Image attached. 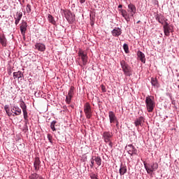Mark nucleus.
<instances>
[{
	"label": "nucleus",
	"instance_id": "nucleus-1",
	"mask_svg": "<svg viewBox=\"0 0 179 179\" xmlns=\"http://www.w3.org/2000/svg\"><path fill=\"white\" fill-rule=\"evenodd\" d=\"M146 109L148 113H152L156 107V102H155V96H148L145 97V100Z\"/></svg>",
	"mask_w": 179,
	"mask_h": 179
},
{
	"label": "nucleus",
	"instance_id": "nucleus-2",
	"mask_svg": "<svg viewBox=\"0 0 179 179\" xmlns=\"http://www.w3.org/2000/svg\"><path fill=\"white\" fill-rule=\"evenodd\" d=\"M120 66L125 76H132V69L124 60L120 61Z\"/></svg>",
	"mask_w": 179,
	"mask_h": 179
},
{
	"label": "nucleus",
	"instance_id": "nucleus-3",
	"mask_svg": "<svg viewBox=\"0 0 179 179\" xmlns=\"http://www.w3.org/2000/svg\"><path fill=\"white\" fill-rule=\"evenodd\" d=\"M143 164L148 174H152L153 171H156V170L159 169V164L157 162L152 164H146V162H143Z\"/></svg>",
	"mask_w": 179,
	"mask_h": 179
},
{
	"label": "nucleus",
	"instance_id": "nucleus-4",
	"mask_svg": "<svg viewBox=\"0 0 179 179\" xmlns=\"http://www.w3.org/2000/svg\"><path fill=\"white\" fill-rule=\"evenodd\" d=\"M63 13L64 15V17L66 19L67 22L70 24H72L73 22L76 20L75 18V15L71 12V10H64Z\"/></svg>",
	"mask_w": 179,
	"mask_h": 179
},
{
	"label": "nucleus",
	"instance_id": "nucleus-5",
	"mask_svg": "<svg viewBox=\"0 0 179 179\" xmlns=\"http://www.w3.org/2000/svg\"><path fill=\"white\" fill-rule=\"evenodd\" d=\"M84 113L87 120H90L92 118L93 110H92V106H90V103H86L84 105Z\"/></svg>",
	"mask_w": 179,
	"mask_h": 179
},
{
	"label": "nucleus",
	"instance_id": "nucleus-6",
	"mask_svg": "<svg viewBox=\"0 0 179 179\" xmlns=\"http://www.w3.org/2000/svg\"><path fill=\"white\" fill-rule=\"evenodd\" d=\"M125 150H127V153H129L130 156H134V155L138 156V150H136L132 144L126 145Z\"/></svg>",
	"mask_w": 179,
	"mask_h": 179
},
{
	"label": "nucleus",
	"instance_id": "nucleus-7",
	"mask_svg": "<svg viewBox=\"0 0 179 179\" xmlns=\"http://www.w3.org/2000/svg\"><path fill=\"white\" fill-rule=\"evenodd\" d=\"M20 106L22 110L24 120H29V113H27V106L24 101H22L20 103Z\"/></svg>",
	"mask_w": 179,
	"mask_h": 179
},
{
	"label": "nucleus",
	"instance_id": "nucleus-8",
	"mask_svg": "<svg viewBox=\"0 0 179 179\" xmlns=\"http://www.w3.org/2000/svg\"><path fill=\"white\" fill-rule=\"evenodd\" d=\"M75 91V87L71 86L68 92V96L66 97V102L67 104H71V101L72 100V97H73V94Z\"/></svg>",
	"mask_w": 179,
	"mask_h": 179
},
{
	"label": "nucleus",
	"instance_id": "nucleus-9",
	"mask_svg": "<svg viewBox=\"0 0 179 179\" xmlns=\"http://www.w3.org/2000/svg\"><path fill=\"white\" fill-rule=\"evenodd\" d=\"M102 138L106 143H108L113 138V133L110 131H104L102 134Z\"/></svg>",
	"mask_w": 179,
	"mask_h": 179
},
{
	"label": "nucleus",
	"instance_id": "nucleus-10",
	"mask_svg": "<svg viewBox=\"0 0 179 179\" xmlns=\"http://www.w3.org/2000/svg\"><path fill=\"white\" fill-rule=\"evenodd\" d=\"M127 12H129V13H130V16L131 17H134V15H135V13H136V6L134 3H130L128 5Z\"/></svg>",
	"mask_w": 179,
	"mask_h": 179
},
{
	"label": "nucleus",
	"instance_id": "nucleus-11",
	"mask_svg": "<svg viewBox=\"0 0 179 179\" xmlns=\"http://www.w3.org/2000/svg\"><path fill=\"white\" fill-rule=\"evenodd\" d=\"M145 123V117L143 116H140L136 118L134 121V125L136 128H139V127H143V124Z\"/></svg>",
	"mask_w": 179,
	"mask_h": 179
},
{
	"label": "nucleus",
	"instance_id": "nucleus-12",
	"mask_svg": "<svg viewBox=\"0 0 179 179\" xmlns=\"http://www.w3.org/2000/svg\"><path fill=\"white\" fill-rule=\"evenodd\" d=\"M108 117H109V121L111 124V127L113 126V124H115V121H117V116H115V113H114L113 111H109L108 112Z\"/></svg>",
	"mask_w": 179,
	"mask_h": 179
},
{
	"label": "nucleus",
	"instance_id": "nucleus-13",
	"mask_svg": "<svg viewBox=\"0 0 179 179\" xmlns=\"http://www.w3.org/2000/svg\"><path fill=\"white\" fill-rule=\"evenodd\" d=\"M111 34L113 37H120V36L122 34V29H121L120 27H115L111 31Z\"/></svg>",
	"mask_w": 179,
	"mask_h": 179
},
{
	"label": "nucleus",
	"instance_id": "nucleus-14",
	"mask_svg": "<svg viewBox=\"0 0 179 179\" xmlns=\"http://www.w3.org/2000/svg\"><path fill=\"white\" fill-rule=\"evenodd\" d=\"M20 30L21 31L22 36L24 37V36H26V31L27 30V22H22L20 27Z\"/></svg>",
	"mask_w": 179,
	"mask_h": 179
},
{
	"label": "nucleus",
	"instance_id": "nucleus-15",
	"mask_svg": "<svg viewBox=\"0 0 179 179\" xmlns=\"http://www.w3.org/2000/svg\"><path fill=\"white\" fill-rule=\"evenodd\" d=\"M11 112L13 113V115H20L22 114V109L17 106H13L11 108Z\"/></svg>",
	"mask_w": 179,
	"mask_h": 179
},
{
	"label": "nucleus",
	"instance_id": "nucleus-16",
	"mask_svg": "<svg viewBox=\"0 0 179 179\" xmlns=\"http://www.w3.org/2000/svg\"><path fill=\"white\" fill-rule=\"evenodd\" d=\"M23 17V13L18 11L16 13L15 16L14 17V19L15 20V24L16 26L19 24V22L20 20H22V17Z\"/></svg>",
	"mask_w": 179,
	"mask_h": 179
},
{
	"label": "nucleus",
	"instance_id": "nucleus-17",
	"mask_svg": "<svg viewBox=\"0 0 179 179\" xmlns=\"http://www.w3.org/2000/svg\"><path fill=\"white\" fill-rule=\"evenodd\" d=\"M35 49L41 51V52H44L45 51V45L41 43H36L35 44Z\"/></svg>",
	"mask_w": 179,
	"mask_h": 179
},
{
	"label": "nucleus",
	"instance_id": "nucleus-18",
	"mask_svg": "<svg viewBox=\"0 0 179 179\" xmlns=\"http://www.w3.org/2000/svg\"><path fill=\"white\" fill-rule=\"evenodd\" d=\"M137 57L138 59H140L143 64H146V58L145 57V53L141 52V50H138L137 52Z\"/></svg>",
	"mask_w": 179,
	"mask_h": 179
},
{
	"label": "nucleus",
	"instance_id": "nucleus-19",
	"mask_svg": "<svg viewBox=\"0 0 179 179\" xmlns=\"http://www.w3.org/2000/svg\"><path fill=\"white\" fill-rule=\"evenodd\" d=\"M151 85L156 89H159V87H160V84H159V80H157V78H151Z\"/></svg>",
	"mask_w": 179,
	"mask_h": 179
},
{
	"label": "nucleus",
	"instance_id": "nucleus-20",
	"mask_svg": "<svg viewBox=\"0 0 179 179\" xmlns=\"http://www.w3.org/2000/svg\"><path fill=\"white\" fill-rule=\"evenodd\" d=\"M87 59H89V57H87V55L84 56V57H81V61L83 64H80V62H77V64H78V65H80L81 68H83V66H85V65H87Z\"/></svg>",
	"mask_w": 179,
	"mask_h": 179
},
{
	"label": "nucleus",
	"instance_id": "nucleus-21",
	"mask_svg": "<svg viewBox=\"0 0 179 179\" xmlns=\"http://www.w3.org/2000/svg\"><path fill=\"white\" fill-rule=\"evenodd\" d=\"M155 19L159 22V23H161V24H164V15L162 14H157L155 15Z\"/></svg>",
	"mask_w": 179,
	"mask_h": 179
},
{
	"label": "nucleus",
	"instance_id": "nucleus-22",
	"mask_svg": "<svg viewBox=\"0 0 179 179\" xmlns=\"http://www.w3.org/2000/svg\"><path fill=\"white\" fill-rule=\"evenodd\" d=\"M170 30H171V28H170V27L169 26V23L165 22V25H164V31L165 36H167L168 37L169 36H170Z\"/></svg>",
	"mask_w": 179,
	"mask_h": 179
},
{
	"label": "nucleus",
	"instance_id": "nucleus-23",
	"mask_svg": "<svg viewBox=\"0 0 179 179\" xmlns=\"http://www.w3.org/2000/svg\"><path fill=\"white\" fill-rule=\"evenodd\" d=\"M41 164V162L40 161L39 158H36L35 161L34 162V167L36 171H38L40 169V164Z\"/></svg>",
	"mask_w": 179,
	"mask_h": 179
},
{
	"label": "nucleus",
	"instance_id": "nucleus-24",
	"mask_svg": "<svg viewBox=\"0 0 179 179\" xmlns=\"http://www.w3.org/2000/svg\"><path fill=\"white\" fill-rule=\"evenodd\" d=\"M7 40L6 37H5V35H0V43L3 47H6L7 45Z\"/></svg>",
	"mask_w": 179,
	"mask_h": 179
},
{
	"label": "nucleus",
	"instance_id": "nucleus-25",
	"mask_svg": "<svg viewBox=\"0 0 179 179\" xmlns=\"http://www.w3.org/2000/svg\"><path fill=\"white\" fill-rule=\"evenodd\" d=\"M120 176H124L127 173V166L124 165L122 163L120 164V168L119 170Z\"/></svg>",
	"mask_w": 179,
	"mask_h": 179
},
{
	"label": "nucleus",
	"instance_id": "nucleus-26",
	"mask_svg": "<svg viewBox=\"0 0 179 179\" xmlns=\"http://www.w3.org/2000/svg\"><path fill=\"white\" fill-rule=\"evenodd\" d=\"M122 16L125 19L127 22H129L130 17L128 12L126 10H121Z\"/></svg>",
	"mask_w": 179,
	"mask_h": 179
},
{
	"label": "nucleus",
	"instance_id": "nucleus-27",
	"mask_svg": "<svg viewBox=\"0 0 179 179\" xmlns=\"http://www.w3.org/2000/svg\"><path fill=\"white\" fill-rule=\"evenodd\" d=\"M23 77H24L23 72L20 71L13 73L14 79H20V78H23Z\"/></svg>",
	"mask_w": 179,
	"mask_h": 179
},
{
	"label": "nucleus",
	"instance_id": "nucleus-28",
	"mask_svg": "<svg viewBox=\"0 0 179 179\" xmlns=\"http://www.w3.org/2000/svg\"><path fill=\"white\" fill-rule=\"evenodd\" d=\"M94 160L96 164H97V166H101V157H100L99 156H94Z\"/></svg>",
	"mask_w": 179,
	"mask_h": 179
},
{
	"label": "nucleus",
	"instance_id": "nucleus-29",
	"mask_svg": "<svg viewBox=\"0 0 179 179\" xmlns=\"http://www.w3.org/2000/svg\"><path fill=\"white\" fill-rule=\"evenodd\" d=\"M78 55L80 58H83L84 57H86L87 55V53L85 50L80 49L78 52Z\"/></svg>",
	"mask_w": 179,
	"mask_h": 179
},
{
	"label": "nucleus",
	"instance_id": "nucleus-30",
	"mask_svg": "<svg viewBox=\"0 0 179 179\" xmlns=\"http://www.w3.org/2000/svg\"><path fill=\"white\" fill-rule=\"evenodd\" d=\"M48 22L51 23L52 24H55L57 22H55V20L54 19V17L51 15H48Z\"/></svg>",
	"mask_w": 179,
	"mask_h": 179
},
{
	"label": "nucleus",
	"instance_id": "nucleus-31",
	"mask_svg": "<svg viewBox=\"0 0 179 179\" xmlns=\"http://www.w3.org/2000/svg\"><path fill=\"white\" fill-rule=\"evenodd\" d=\"M123 49H124V52L126 54H129V47L128 46V44L124 43Z\"/></svg>",
	"mask_w": 179,
	"mask_h": 179
},
{
	"label": "nucleus",
	"instance_id": "nucleus-32",
	"mask_svg": "<svg viewBox=\"0 0 179 179\" xmlns=\"http://www.w3.org/2000/svg\"><path fill=\"white\" fill-rule=\"evenodd\" d=\"M55 124H57V120H53L50 124V128L53 131H57V129H55Z\"/></svg>",
	"mask_w": 179,
	"mask_h": 179
},
{
	"label": "nucleus",
	"instance_id": "nucleus-33",
	"mask_svg": "<svg viewBox=\"0 0 179 179\" xmlns=\"http://www.w3.org/2000/svg\"><path fill=\"white\" fill-rule=\"evenodd\" d=\"M39 177L38 174L34 173L29 176V179H38Z\"/></svg>",
	"mask_w": 179,
	"mask_h": 179
},
{
	"label": "nucleus",
	"instance_id": "nucleus-34",
	"mask_svg": "<svg viewBox=\"0 0 179 179\" xmlns=\"http://www.w3.org/2000/svg\"><path fill=\"white\" fill-rule=\"evenodd\" d=\"M24 127H25L26 129L28 130L29 127L27 125H29V124H30L29 119H24Z\"/></svg>",
	"mask_w": 179,
	"mask_h": 179
},
{
	"label": "nucleus",
	"instance_id": "nucleus-35",
	"mask_svg": "<svg viewBox=\"0 0 179 179\" xmlns=\"http://www.w3.org/2000/svg\"><path fill=\"white\" fill-rule=\"evenodd\" d=\"M26 10L27 13H31V6L30 4H27L26 7Z\"/></svg>",
	"mask_w": 179,
	"mask_h": 179
},
{
	"label": "nucleus",
	"instance_id": "nucleus-36",
	"mask_svg": "<svg viewBox=\"0 0 179 179\" xmlns=\"http://www.w3.org/2000/svg\"><path fill=\"white\" fill-rule=\"evenodd\" d=\"M90 167L91 169H93V167H94V157H92V159H90Z\"/></svg>",
	"mask_w": 179,
	"mask_h": 179
},
{
	"label": "nucleus",
	"instance_id": "nucleus-37",
	"mask_svg": "<svg viewBox=\"0 0 179 179\" xmlns=\"http://www.w3.org/2000/svg\"><path fill=\"white\" fill-rule=\"evenodd\" d=\"M169 99L171 101V104H173V106H176V100L174 98H173L171 95H169Z\"/></svg>",
	"mask_w": 179,
	"mask_h": 179
},
{
	"label": "nucleus",
	"instance_id": "nucleus-38",
	"mask_svg": "<svg viewBox=\"0 0 179 179\" xmlns=\"http://www.w3.org/2000/svg\"><path fill=\"white\" fill-rule=\"evenodd\" d=\"M47 136L49 142L52 143V136L50 134H48Z\"/></svg>",
	"mask_w": 179,
	"mask_h": 179
},
{
	"label": "nucleus",
	"instance_id": "nucleus-39",
	"mask_svg": "<svg viewBox=\"0 0 179 179\" xmlns=\"http://www.w3.org/2000/svg\"><path fill=\"white\" fill-rule=\"evenodd\" d=\"M90 178H91V179H99V176H97V175H96L95 173H92V174L90 176Z\"/></svg>",
	"mask_w": 179,
	"mask_h": 179
},
{
	"label": "nucleus",
	"instance_id": "nucleus-40",
	"mask_svg": "<svg viewBox=\"0 0 179 179\" xmlns=\"http://www.w3.org/2000/svg\"><path fill=\"white\" fill-rule=\"evenodd\" d=\"M8 8H9V6L5 5L2 7L1 10L2 12H5V10H8Z\"/></svg>",
	"mask_w": 179,
	"mask_h": 179
},
{
	"label": "nucleus",
	"instance_id": "nucleus-41",
	"mask_svg": "<svg viewBox=\"0 0 179 179\" xmlns=\"http://www.w3.org/2000/svg\"><path fill=\"white\" fill-rule=\"evenodd\" d=\"M101 89L103 93H106V92H107V90L106 89V86H104L103 85H101Z\"/></svg>",
	"mask_w": 179,
	"mask_h": 179
},
{
	"label": "nucleus",
	"instance_id": "nucleus-42",
	"mask_svg": "<svg viewBox=\"0 0 179 179\" xmlns=\"http://www.w3.org/2000/svg\"><path fill=\"white\" fill-rule=\"evenodd\" d=\"M4 110H5L6 113L8 111H10V109L9 108V105L4 106Z\"/></svg>",
	"mask_w": 179,
	"mask_h": 179
},
{
	"label": "nucleus",
	"instance_id": "nucleus-43",
	"mask_svg": "<svg viewBox=\"0 0 179 179\" xmlns=\"http://www.w3.org/2000/svg\"><path fill=\"white\" fill-rule=\"evenodd\" d=\"M110 148H113V142L111 141V140H110V141L108 142Z\"/></svg>",
	"mask_w": 179,
	"mask_h": 179
},
{
	"label": "nucleus",
	"instance_id": "nucleus-44",
	"mask_svg": "<svg viewBox=\"0 0 179 179\" xmlns=\"http://www.w3.org/2000/svg\"><path fill=\"white\" fill-rule=\"evenodd\" d=\"M6 114H7V115H8V117H10L11 115H13L12 113H10V112H9V111H7V112H6Z\"/></svg>",
	"mask_w": 179,
	"mask_h": 179
},
{
	"label": "nucleus",
	"instance_id": "nucleus-45",
	"mask_svg": "<svg viewBox=\"0 0 179 179\" xmlns=\"http://www.w3.org/2000/svg\"><path fill=\"white\" fill-rule=\"evenodd\" d=\"M80 3H85L86 2V0H79Z\"/></svg>",
	"mask_w": 179,
	"mask_h": 179
},
{
	"label": "nucleus",
	"instance_id": "nucleus-46",
	"mask_svg": "<svg viewBox=\"0 0 179 179\" xmlns=\"http://www.w3.org/2000/svg\"><path fill=\"white\" fill-rule=\"evenodd\" d=\"M115 123H116V127H117V128H118V124H119L118 120H117V121H115Z\"/></svg>",
	"mask_w": 179,
	"mask_h": 179
},
{
	"label": "nucleus",
	"instance_id": "nucleus-47",
	"mask_svg": "<svg viewBox=\"0 0 179 179\" xmlns=\"http://www.w3.org/2000/svg\"><path fill=\"white\" fill-rule=\"evenodd\" d=\"M8 75H12V70H9V71H8Z\"/></svg>",
	"mask_w": 179,
	"mask_h": 179
},
{
	"label": "nucleus",
	"instance_id": "nucleus-48",
	"mask_svg": "<svg viewBox=\"0 0 179 179\" xmlns=\"http://www.w3.org/2000/svg\"><path fill=\"white\" fill-rule=\"evenodd\" d=\"M121 8H122V5L120 4V5L118 6V8H119V9H121Z\"/></svg>",
	"mask_w": 179,
	"mask_h": 179
},
{
	"label": "nucleus",
	"instance_id": "nucleus-49",
	"mask_svg": "<svg viewBox=\"0 0 179 179\" xmlns=\"http://www.w3.org/2000/svg\"><path fill=\"white\" fill-rule=\"evenodd\" d=\"M38 179H43L42 176H39V178Z\"/></svg>",
	"mask_w": 179,
	"mask_h": 179
},
{
	"label": "nucleus",
	"instance_id": "nucleus-50",
	"mask_svg": "<svg viewBox=\"0 0 179 179\" xmlns=\"http://www.w3.org/2000/svg\"><path fill=\"white\" fill-rule=\"evenodd\" d=\"M139 23H141V20H138V21L137 22V24H139Z\"/></svg>",
	"mask_w": 179,
	"mask_h": 179
},
{
	"label": "nucleus",
	"instance_id": "nucleus-51",
	"mask_svg": "<svg viewBox=\"0 0 179 179\" xmlns=\"http://www.w3.org/2000/svg\"><path fill=\"white\" fill-rule=\"evenodd\" d=\"M0 129H1V126H0Z\"/></svg>",
	"mask_w": 179,
	"mask_h": 179
}]
</instances>
